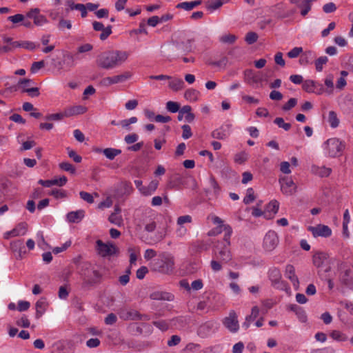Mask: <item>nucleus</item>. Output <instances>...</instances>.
<instances>
[{"instance_id":"aec40b11","label":"nucleus","mask_w":353,"mask_h":353,"mask_svg":"<svg viewBox=\"0 0 353 353\" xmlns=\"http://www.w3.org/2000/svg\"><path fill=\"white\" fill-rule=\"evenodd\" d=\"M285 276L292 283L295 290H298L299 287V281L295 274V269L292 265H287L285 267Z\"/></svg>"},{"instance_id":"7c9ffc66","label":"nucleus","mask_w":353,"mask_h":353,"mask_svg":"<svg viewBox=\"0 0 353 353\" xmlns=\"http://www.w3.org/2000/svg\"><path fill=\"white\" fill-rule=\"evenodd\" d=\"M158 185L159 182L157 181H152L148 186H144L142 188L141 194L146 196L152 195L157 189Z\"/></svg>"},{"instance_id":"cd10ccee","label":"nucleus","mask_w":353,"mask_h":353,"mask_svg":"<svg viewBox=\"0 0 353 353\" xmlns=\"http://www.w3.org/2000/svg\"><path fill=\"white\" fill-rule=\"evenodd\" d=\"M316 57V54L312 50H307L302 53L299 59V63L302 65H306L312 63Z\"/></svg>"},{"instance_id":"5fc2aeb1","label":"nucleus","mask_w":353,"mask_h":353,"mask_svg":"<svg viewBox=\"0 0 353 353\" xmlns=\"http://www.w3.org/2000/svg\"><path fill=\"white\" fill-rule=\"evenodd\" d=\"M57 27L59 30H63L64 28L70 30L72 28V22L70 20L64 19L61 17L59 19Z\"/></svg>"},{"instance_id":"393cba45","label":"nucleus","mask_w":353,"mask_h":353,"mask_svg":"<svg viewBox=\"0 0 353 353\" xmlns=\"http://www.w3.org/2000/svg\"><path fill=\"white\" fill-rule=\"evenodd\" d=\"M192 221L190 215H184L178 217L176 224L179 226L177 229V233L180 235H183L185 233L186 229L183 227L185 223H190Z\"/></svg>"},{"instance_id":"f3484780","label":"nucleus","mask_w":353,"mask_h":353,"mask_svg":"<svg viewBox=\"0 0 353 353\" xmlns=\"http://www.w3.org/2000/svg\"><path fill=\"white\" fill-rule=\"evenodd\" d=\"M231 128L232 125L230 124L222 125L212 131V137L216 139H225L231 134Z\"/></svg>"},{"instance_id":"5701e85b","label":"nucleus","mask_w":353,"mask_h":353,"mask_svg":"<svg viewBox=\"0 0 353 353\" xmlns=\"http://www.w3.org/2000/svg\"><path fill=\"white\" fill-rule=\"evenodd\" d=\"M208 219H210L212 222L217 225V228L215 230H212L208 232V236H214L219 233H221L222 231V228H224V226L226 225H223V220L216 215H210L208 216Z\"/></svg>"},{"instance_id":"49530a36","label":"nucleus","mask_w":353,"mask_h":353,"mask_svg":"<svg viewBox=\"0 0 353 353\" xmlns=\"http://www.w3.org/2000/svg\"><path fill=\"white\" fill-rule=\"evenodd\" d=\"M328 62V58L325 56L319 57L315 61V68L317 72H321L323 66Z\"/></svg>"},{"instance_id":"a878e982","label":"nucleus","mask_w":353,"mask_h":353,"mask_svg":"<svg viewBox=\"0 0 353 353\" xmlns=\"http://www.w3.org/2000/svg\"><path fill=\"white\" fill-rule=\"evenodd\" d=\"M88 110L87 108L83 105H75L68 108L65 110V116L66 117L82 114L86 112Z\"/></svg>"},{"instance_id":"c03bdc74","label":"nucleus","mask_w":353,"mask_h":353,"mask_svg":"<svg viewBox=\"0 0 353 353\" xmlns=\"http://www.w3.org/2000/svg\"><path fill=\"white\" fill-rule=\"evenodd\" d=\"M63 61L66 66L73 68L76 65L74 56L70 52H67L63 55Z\"/></svg>"},{"instance_id":"b1692460","label":"nucleus","mask_w":353,"mask_h":353,"mask_svg":"<svg viewBox=\"0 0 353 353\" xmlns=\"http://www.w3.org/2000/svg\"><path fill=\"white\" fill-rule=\"evenodd\" d=\"M85 216V211L83 210H79L77 211H72L67 214L66 219L69 223H78Z\"/></svg>"},{"instance_id":"2f4dec72","label":"nucleus","mask_w":353,"mask_h":353,"mask_svg":"<svg viewBox=\"0 0 353 353\" xmlns=\"http://www.w3.org/2000/svg\"><path fill=\"white\" fill-rule=\"evenodd\" d=\"M311 172L321 177H325L329 176L330 170L325 167H319L317 165H313L311 167Z\"/></svg>"},{"instance_id":"e433bc0d","label":"nucleus","mask_w":353,"mask_h":353,"mask_svg":"<svg viewBox=\"0 0 353 353\" xmlns=\"http://www.w3.org/2000/svg\"><path fill=\"white\" fill-rule=\"evenodd\" d=\"M199 92L195 89H188L184 93L185 99L190 102L196 101L199 99Z\"/></svg>"},{"instance_id":"338daca9","label":"nucleus","mask_w":353,"mask_h":353,"mask_svg":"<svg viewBox=\"0 0 353 353\" xmlns=\"http://www.w3.org/2000/svg\"><path fill=\"white\" fill-rule=\"evenodd\" d=\"M17 324L22 327L28 328L30 325L29 319L26 315H23L21 319L17 321Z\"/></svg>"},{"instance_id":"a18cd8bd","label":"nucleus","mask_w":353,"mask_h":353,"mask_svg":"<svg viewBox=\"0 0 353 353\" xmlns=\"http://www.w3.org/2000/svg\"><path fill=\"white\" fill-rule=\"evenodd\" d=\"M248 159V154L245 151L240 152L234 155V161L238 164L244 163Z\"/></svg>"},{"instance_id":"6e6552de","label":"nucleus","mask_w":353,"mask_h":353,"mask_svg":"<svg viewBox=\"0 0 353 353\" xmlns=\"http://www.w3.org/2000/svg\"><path fill=\"white\" fill-rule=\"evenodd\" d=\"M279 183L281 192L284 195L292 196L296 193L297 186L291 177L281 176L279 179Z\"/></svg>"},{"instance_id":"9d476101","label":"nucleus","mask_w":353,"mask_h":353,"mask_svg":"<svg viewBox=\"0 0 353 353\" xmlns=\"http://www.w3.org/2000/svg\"><path fill=\"white\" fill-rule=\"evenodd\" d=\"M219 327V324L217 321L210 320L206 321L200 325L198 329V334L201 337H207L214 333H215Z\"/></svg>"},{"instance_id":"ea45409f","label":"nucleus","mask_w":353,"mask_h":353,"mask_svg":"<svg viewBox=\"0 0 353 353\" xmlns=\"http://www.w3.org/2000/svg\"><path fill=\"white\" fill-rule=\"evenodd\" d=\"M36 314L35 316L37 319H39L45 312L46 310V303L43 300H39L37 301L36 305Z\"/></svg>"},{"instance_id":"69168bd1","label":"nucleus","mask_w":353,"mask_h":353,"mask_svg":"<svg viewBox=\"0 0 353 353\" xmlns=\"http://www.w3.org/2000/svg\"><path fill=\"white\" fill-rule=\"evenodd\" d=\"M209 185L212 188V189L213 190L214 194H218L219 192L220 187H219L217 181L214 179V177H213V176H210V179H209Z\"/></svg>"},{"instance_id":"13d9d810","label":"nucleus","mask_w":353,"mask_h":353,"mask_svg":"<svg viewBox=\"0 0 353 353\" xmlns=\"http://www.w3.org/2000/svg\"><path fill=\"white\" fill-rule=\"evenodd\" d=\"M258 39V35L254 32H249L246 34L245 37V41L248 44H252L255 43Z\"/></svg>"},{"instance_id":"423d86ee","label":"nucleus","mask_w":353,"mask_h":353,"mask_svg":"<svg viewBox=\"0 0 353 353\" xmlns=\"http://www.w3.org/2000/svg\"><path fill=\"white\" fill-rule=\"evenodd\" d=\"M188 183H191V187L193 190L197 188V184L194 179L192 177L186 178L179 174H175L170 180L168 187L172 189L180 190L182 186H185Z\"/></svg>"},{"instance_id":"8fccbe9b","label":"nucleus","mask_w":353,"mask_h":353,"mask_svg":"<svg viewBox=\"0 0 353 353\" xmlns=\"http://www.w3.org/2000/svg\"><path fill=\"white\" fill-rule=\"evenodd\" d=\"M302 88L307 92H314L315 81L312 80H306L303 82Z\"/></svg>"},{"instance_id":"f704fd0d","label":"nucleus","mask_w":353,"mask_h":353,"mask_svg":"<svg viewBox=\"0 0 353 353\" xmlns=\"http://www.w3.org/2000/svg\"><path fill=\"white\" fill-rule=\"evenodd\" d=\"M340 270L343 273L341 277H350L353 272V265L349 262H345L340 265Z\"/></svg>"},{"instance_id":"774afa93","label":"nucleus","mask_w":353,"mask_h":353,"mask_svg":"<svg viewBox=\"0 0 353 353\" xmlns=\"http://www.w3.org/2000/svg\"><path fill=\"white\" fill-rule=\"evenodd\" d=\"M341 282L350 290H353V276L341 277Z\"/></svg>"},{"instance_id":"c9c22d12","label":"nucleus","mask_w":353,"mask_h":353,"mask_svg":"<svg viewBox=\"0 0 353 353\" xmlns=\"http://www.w3.org/2000/svg\"><path fill=\"white\" fill-rule=\"evenodd\" d=\"M121 153V150L119 149L112 148H108L105 149H103V154L105 155V157L110 159L113 160L117 156L120 154Z\"/></svg>"},{"instance_id":"c756f323","label":"nucleus","mask_w":353,"mask_h":353,"mask_svg":"<svg viewBox=\"0 0 353 353\" xmlns=\"http://www.w3.org/2000/svg\"><path fill=\"white\" fill-rule=\"evenodd\" d=\"M202 3L201 0H195L193 1H184L179 3L176 5V8L183 9L185 10H191L194 8L201 5Z\"/></svg>"},{"instance_id":"f03ea898","label":"nucleus","mask_w":353,"mask_h":353,"mask_svg":"<svg viewBox=\"0 0 353 353\" xmlns=\"http://www.w3.org/2000/svg\"><path fill=\"white\" fill-rule=\"evenodd\" d=\"M77 265L84 285H92L99 281L101 274L97 264L83 261L78 262Z\"/></svg>"},{"instance_id":"864d4df0","label":"nucleus","mask_w":353,"mask_h":353,"mask_svg":"<svg viewBox=\"0 0 353 353\" xmlns=\"http://www.w3.org/2000/svg\"><path fill=\"white\" fill-rule=\"evenodd\" d=\"M332 339L338 342L345 341L347 339V336L343 332L337 330L332 331Z\"/></svg>"},{"instance_id":"2eb2a0df","label":"nucleus","mask_w":353,"mask_h":353,"mask_svg":"<svg viewBox=\"0 0 353 353\" xmlns=\"http://www.w3.org/2000/svg\"><path fill=\"white\" fill-rule=\"evenodd\" d=\"M28 230V224L26 222L18 223L12 230L6 232L3 234L6 240H8L12 237H17L24 235Z\"/></svg>"},{"instance_id":"72a5a7b5","label":"nucleus","mask_w":353,"mask_h":353,"mask_svg":"<svg viewBox=\"0 0 353 353\" xmlns=\"http://www.w3.org/2000/svg\"><path fill=\"white\" fill-rule=\"evenodd\" d=\"M119 189L121 191V194L118 193L119 196L130 195L133 191V188L131 183L128 181L121 182L119 184Z\"/></svg>"},{"instance_id":"4be33fe9","label":"nucleus","mask_w":353,"mask_h":353,"mask_svg":"<svg viewBox=\"0 0 353 353\" xmlns=\"http://www.w3.org/2000/svg\"><path fill=\"white\" fill-rule=\"evenodd\" d=\"M268 274L272 284L276 288H280L281 285L283 284V282L281 281V274L280 270L276 268H271L269 270Z\"/></svg>"},{"instance_id":"dca6fc26","label":"nucleus","mask_w":353,"mask_h":353,"mask_svg":"<svg viewBox=\"0 0 353 353\" xmlns=\"http://www.w3.org/2000/svg\"><path fill=\"white\" fill-rule=\"evenodd\" d=\"M132 77V74L129 72H125L121 74L115 75L113 77H105L102 80V83L104 85H110L112 84H117L119 83H123L126 80L130 79Z\"/></svg>"},{"instance_id":"f8f14e48","label":"nucleus","mask_w":353,"mask_h":353,"mask_svg":"<svg viewBox=\"0 0 353 353\" xmlns=\"http://www.w3.org/2000/svg\"><path fill=\"white\" fill-rule=\"evenodd\" d=\"M96 250L101 256L104 258L116 256L119 252V249L115 244H97Z\"/></svg>"},{"instance_id":"0e129e2a","label":"nucleus","mask_w":353,"mask_h":353,"mask_svg":"<svg viewBox=\"0 0 353 353\" xmlns=\"http://www.w3.org/2000/svg\"><path fill=\"white\" fill-rule=\"evenodd\" d=\"M92 49H93V46L90 43H84V44L79 46L77 48V52L79 53H85V52H90L91 50H92Z\"/></svg>"},{"instance_id":"680f3d73","label":"nucleus","mask_w":353,"mask_h":353,"mask_svg":"<svg viewBox=\"0 0 353 353\" xmlns=\"http://www.w3.org/2000/svg\"><path fill=\"white\" fill-rule=\"evenodd\" d=\"M153 325L162 331H166L169 328V323L164 320L154 321Z\"/></svg>"},{"instance_id":"bb28decb","label":"nucleus","mask_w":353,"mask_h":353,"mask_svg":"<svg viewBox=\"0 0 353 353\" xmlns=\"http://www.w3.org/2000/svg\"><path fill=\"white\" fill-rule=\"evenodd\" d=\"M185 83L181 78L172 77L169 79L168 87L174 92H178L183 89Z\"/></svg>"},{"instance_id":"f257e3e1","label":"nucleus","mask_w":353,"mask_h":353,"mask_svg":"<svg viewBox=\"0 0 353 353\" xmlns=\"http://www.w3.org/2000/svg\"><path fill=\"white\" fill-rule=\"evenodd\" d=\"M129 56L130 53L125 50H107L98 55L96 63L101 68L112 70L125 63Z\"/></svg>"},{"instance_id":"1a4fd4ad","label":"nucleus","mask_w":353,"mask_h":353,"mask_svg":"<svg viewBox=\"0 0 353 353\" xmlns=\"http://www.w3.org/2000/svg\"><path fill=\"white\" fill-rule=\"evenodd\" d=\"M230 244H216L213 249L214 256L223 262H228L232 259V254L229 248Z\"/></svg>"},{"instance_id":"39448f33","label":"nucleus","mask_w":353,"mask_h":353,"mask_svg":"<svg viewBox=\"0 0 353 353\" xmlns=\"http://www.w3.org/2000/svg\"><path fill=\"white\" fill-rule=\"evenodd\" d=\"M243 80L245 83L254 88H262L264 82H268L265 75L256 72L253 70L247 69L243 72Z\"/></svg>"},{"instance_id":"e2e57ef3","label":"nucleus","mask_w":353,"mask_h":353,"mask_svg":"<svg viewBox=\"0 0 353 353\" xmlns=\"http://www.w3.org/2000/svg\"><path fill=\"white\" fill-rule=\"evenodd\" d=\"M280 171L285 174H290L292 172L290 163L288 161H282L280 163Z\"/></svg>"},{"instance_id":"052dcab7","label":"nucleus","mask_w":353,"mask_h":353,"mask_svg":"<svg viewBox=\"0 0 353 353\" xmlns=\"http://www.w3.org/2000/svg\"><path fill=\"white\" fill-rule=\"evenodd\" d=\"M303 52V48L301 47H295L288 52V57L291 59L298 57Z\"/></svg>"},{"instance_id":"a211bd4d","label":"nucleus","mask_w":353,"mask_h":353,"mask_svg":"<svg viewBox=\"0 0 353 353\" xmlns=\"http://www.w3.org/2000/svg\"><path fill=\"white\" fill-rule=\"evenodd\" d=\"M92 27L95 31L102 32L99 35V38L101 41H105L112 32L111 26L104 27L101 22L94 21L92 23Z\"/></svg>"},{"instance_id":"4468645a","label":"nucleus","mask_w":353,"mask_h":353,"mask_svg":"<svg viewBox=\"0 0 353 353\" xmlns=\"http://www.w3.org/2000/svg\"><path fill=\"white\" fill-rule=\"evenodd\" d=\"M40 12V9L36 8L30 9L26 13V17L32 19L34 24L37 26H43L48 23V20L46 17L41 14Z\"/></svg>"},{"instance_id":"6e6d98bb","label":"nucleus","mask_w":353,"mask_h":353,"mask_svg":"<svg viewBox=\"0 0 353 353\" xmlns=\"http://www.w3.org/2000/svg\"><path fill=\"white\" fill-rule=\"evenodd\" d=\"M236 39V37L234 34H225L220 37V41L224 43L232 44L234 43Z\"/></svg>"},{"instance_id":"de8ad7c7","label":"nucleus","mask_w":353,"mask_h":353,"mask_svg":"<svg viewBox=\"0 0 353 353\" xmlns=\"http://www.w3.org/2000/svg\"><path fill=\"white\" fill-rule=\"evenodd\" d=\"M274 123L277 125L279 128H283L285 131H288L291 128V124L289 123H285L283 118L276 117L274 120Z\"/></svg>"},{"instance_id":"0eeeda50","label":"nucleus","mask_w":353,"mask_h":353,"mask_svg":"<svg viewBox=\"0 0 353 353\" xmlns=\"http://www.w3.org/2000/svg\"><path fill=\"white\" fill-rule=\"evenodd\" d=\"M118 314L120 319L124 321L150 320V317L148 315L141 314L137 310L130 308H121L119 310Z\"/></svg>"},{"instance_id":"c85d7f7f","label":"nucleus","mask_w":353,"mask_h":353,"mask_svg":"<svg viewBox=\"0 0 353 353\" xmlns=\"http://www.w3.org/2000/svg\"><path fill=\"white\" fill-rule=\"evenodd\" d=\"M150 298L153 300H164L171 301L174 299V295L166 292H154L150 294Z\"/></svg>"},{"instance_id":"3c124183","label":"nucleus","mask_w":353,"mask_h":353,"mask_svg":"<svg viewBox=\"0 0 353 353\" xmlns=\"http://www.w3.org/2000/svg\"><path fill=\"white\" fill-rule=\"evenodd\" d=\"M166 109L172 113H175L179 111L180 105L177 102L169 101L166 103Z\"/></svg>"},{"instance_id":"58836bf2","label":"nucleus","mask_w":353,"mask_h":353,"mask_svg":"<svg viewBox=\"0 0 353 353\" xmlns=\"http://www.w3.org/2000/svg\"><path fill=\"white\" fill-rule=\"evenodd\" d=\"M34 84L33 81L30 79H21L18 81V87L22 92H26V90L29 89L31 85Z\"/></svg>"},{"instance_id":"20e7f679","label":"nucleus","mask_w":353,"mask_h":353,"mask_svg":"<svg viewBox=\"0 0 353 353\" xmlns=\"http://www.w3.org/2000/svg\"><path fill=\"white\" fill-rule=\"evenodd\" d=\"M174 261L171 254L163 252L154 262L155 271L163 274H170L174 270Z\"/></svg>"},{"instance_id":"9b49d317","label":"nucleus","mask_w":353,"mask_h":353,"mask_svg":"<svg viewBox=\"0 0 353 353\" xmlns=\"http://www.w3.org/2000/svg\"><path fill=\"white\" fill-rule=\"evenodd\" d=\"M9 250L16 259H21L27 253L28 250H32L35 244H8Z\"/></svg>"},{"instance_id":"a19ab883","label":"nucleus","mask_w":353,"mask_h":353,"mask_svg":"<svg viewBox=\"0 0 353 353\" xmlns=\"http://www.w3.org/2000/svg\"><path fill=\"white\" fill-rule=\"evenodd\" d=\"M138 121L136 117H132L128 119H123L119 121V125L127 130H130V125L137 123Z\"/></svg>"},{"instance_id":"bf43d9fd","label":"nucleus","mask_w":353,"mask_h":353,"mask_svg":"<svg viewBox=\"0 0 353 353\" xmlns=\"http://www.w3.org/2000/svg\"><path fill=\"white\" fill-rule=\"evenodd\" d=\"M297 99H295V98H291L288 100V101L285 103L283 107H282V110H284V111H289L290 110H291L292 108H293L294 107L296 106V105L297 104Z\"/></svg>"},{"instance_id":"7ed1b4c3","label":"nucleus","mask_w":353,"mask_h":353,"mask_svg":"<svg viewBox=\"0 0 353 353\" xmlns=\"http://www.w3.org/2000/svg\"><path fill=\"white\" fill-rule=\"evenodd\" d=\"M313 264L318 268L319 274L327 280V285L331 289V279L329 272L331 269V258L327 252H317L313 255Z\"/></svg>"},{"instance_id":"79ce46f5","label":"nucleus","mask_w":353,"mask_h":353,"mask_svg":"<svg viewBox=\"0 0 353 353\" xmlns=\"http://www.w3.org/2000/svg\"><path fill=\"white\" fill-rule=\"evenodd\" d=\"M108 220L110 223L119 227L121 226L123 224V220L121 215L117 214V213H112L110 215Z\"/></svg>"},{"instance_id":"412c9836","label":"nucleus","mask_w":353,"mask_h":353,"mask_svg":"<svg viewBox=\"0 0 353 353\" xmlns=\"http://www.w3.org/2000/svg\"><path fill=\"white\" fill-rule=\"evenodd\" d=\"M346 144L339 139H332V157H341L345 150Z\"/></svg>"},{"instance_id":"ddd939ff","label":"nucleus","mask_w":353,"mask_h":353,"mask_svg":"<svg viewBox=\"0 0 353 353\" xmlns=\"http://www.w3.org/2000/svg\"><path fill=\"white\" fill-rule=\"evenodd\" d=\"M223 324L230 332L232 333L238 332L239 325L236 312L233 310L230 311L228 316L223 319Z\"/></svg>"},{"instance_id":"37998d69","label":"nucleus","mask_w":353,"mask_h":353,"mask_svg":"<svg viewBox=\"0 0 353 353\" xmlns=\"http://www.w3.org/2000/svg\"><path fill=\"white\" fill-rule=\"evenodd\" d=\"M264 243H276L279 241L277 234L273 231H268L264 236Z\"/></svg>"},{"instance_id":"473e14b6","label":"nucleus","mask_w":353,"mask_h":353,"mask_svg":"<svg viewBox=\"0 0 353 353\" xmlns=\"http://www.w3.org/2000/svg\"><path fill=\"white\" fill-rule=\"evenodd\" d=\"M229 1L230 0H211L207 3L206 8L208 10L212 12L219 9Z\"/></svg>"},{"instance_id":"6ab92c4d","label":"nucleus","mask_w":353,"mask_h":353,"mask_svg":"<svg viewBox=\"0 0 353 353\" xmlns=\"http://www.w3.org/2000/svg\"><path fill=\"white\" fill-rule=\"evenodd\" d=\"M309 230L312 233L314 236H328L331 234V230L327 225H317L316 226H311Z\"/></svg>"},{"instance_id":"603ef678","label":"nucleus","mask_w":353,"mask_h":353,"mask_svg":"<svg viewBox=\"0 0 353 353\" xmlns=\"http://www.w3.org/2000/svg\"><path fill=\"white\" fill-rule=\"evenodd\" d=\"M255 199L254 192L252 188H249L246 191V195L243 199V202L245 204H249L253 202Z\"/></svg>"},{"instance_id":"09e8293b","label":"nucleus","mask_w":353,"mask_h":353,"mask_svg":"<svg viewBox=\"0 0 353 353\" xmlns=\"http://www.w3.org/2000/svg\"><path fill=\"white\" fill-rule=\"evenodd\" d=\"M279 208V203L276 200L271 201L266 207V210L275 214L278 212Z\"/></svg>"},{"instance_id":"4c0bfd02","label":"nucleus","mask_w":353,"mask_h":353,"mask_svg":"<svg viewBox=\"0 0 353 353\" xmlns=\"http://www.w3.org/2000/svg\"><path fill=\"white\" fill-rule=\"evenodd\" d=\"M312 0H301V3L299 4L298 8L301 9V14L305 16L311 9Z\"/></svg>"},{"instance_id":"4d7b16f0","label":"nucleus","mask_w":353,"mask_h":353,"mask_svg":"<svg viewBox=\"0 0 353 353\" xmlns=\"http://www.w3.org/2000/svg\"><path fill=\"white\" fill-rule=\"evenodd\" d=\"M59 168L66 172H68L71 174L75 173V168L68 162H62L59 164Z\"/></svg>"}]
</instances>
